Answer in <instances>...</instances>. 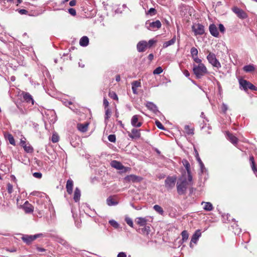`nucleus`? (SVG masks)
<instances>
[{
	"label": "nucleus",
	"instance_id": "nucleus-39",
	"mask_svg": "<svg viewBox=\"0 0 257 257\" xmlns=\"http://www.w3.org/2000/svg\"><path fill=\"white\" fill-rule=\"evenodd\" d=\"M105 119H108L111 115V110L109 108H105Z\"/></svg>",
	"mask_w": 257,
	"mask_h": 257
},
{
	"label": "nucleus",
	"instance_id": "nucleus-9",
	"mask_svg": "<svg viewBox=\"0 0 257 257\" xmlns=\"http://www.w3.org/2000/svg\"><path fill=\"white\" fill-rule=\"evenodd\" d=\"M40 235L41 234H36L34 235H25L22 237V239L26 243L30 244Z\"/></svg>",
	"mask_w": 257,
	"mask_h": 257
},
{
	"label": "nucleus",
	"instance_id": "nucleus-56",
	"mask_svg": "<svg viewBox=\"0 0 257 257\" xmlns=\"http://www.w3.org/2000/svg\"><path fill=\"white\" fill-rule=\"evenodd\" d=\"M155 12H156V10L154 8H151L148 12V14H150L151 15H153L155 14Z\"/></svg>",
	"mask_w": 257,
	"mask_h": 257
},
{
	"label": "nucleus",
	"instance_id": "nucleus-10",
	"mask_svg": "<svg viewBox=\"0 0 257 257\" xmlns=\"http://www.w3.org/2000/svg\"><path fill=\"white\" fill-rule=\"evenodd\" d=\"M151 218L150 217H137L135 219L136 223L140 226H144L147 225V222L149 221V219Z\"/></svg>",
	"mask_w": 257,
	"mask_h": 257
},
{
	"label": "nucleus",
	"instance_id": "nucleus-50",
	"mask_svg": "<svg viewBox=\"0 0 257 257\" xmlns=\"http://www.w3.org/2000/svg\"><path fill=\"white\" fill-rule=\"evenodd\" d=\"M156 42V40H154L153 39L150 40L148 43V47L150 48L152 47L155 43Z\"/></svg>",
	"mask_w": 257,
	"mask_h": 257
},
{
	"label": "nucleus",
	"instance_id": "nucleus-4",
	"mask_svg": "<svg viewBox=\"0 0 257 257\" xmlns=\"http://www.w3.org/2000/svg\"><path fill=\"white\" fill-rule=\"evenodd\" d=\"M146 26L148 30L151 31H156V30L161 28L162 24L159 20H157L152 22L148 21L146 23Z\"/></svg>",
	"mask_w": 257,
	"mask_h": 257
},
{
	"label": "nucleus",
	"instance_id": "nucleus-14",
	"mask_svg": "<svg viewBox=\"0 0 257 257\" xmlns=\"http://www.w3.org/2000/svg\"><path fill=\"white\" fill-rule=\"evenodd\" d=\"M182 163L187 170L188 177V180L189 181L191 182L192 180V177L191 175L190 164L187 160H183Z\"/></svg>",
	"mask_w": 257,
	"mask_h": 257
},
{
	"label": "nucleus",
	"instance_id": "nucleus-20",
	"mask_svg": "<svg viewBox=\"0 0 257 257\" xmlns=\"http://www.w3.org/2000/svg\"><path fill=\"white\" fill-rule=\"evenodd\" d=\"M239 82L240 86H241L243 88V89L245 90H247L249 86L251 83L249 82L244 79L239 80Z\"/></svg>",
	"mask_w": 257,
	"mask_h": 257
},
{
	"label": "nucleus",
	"instance_id": "nucleus-15",
	"mask_svg": "<svg viewBox=\"0 0 257 257\" xmlns=\"http://www.w3.org/2000/svg\"><path fill=\"white\" fill-rule=\"evenodd\" d=\"M128 136L133 139H139L141 136L140 130L135 128L132 129L131 133H128Z\"/></svg>",
	"mask_w": 257,
	"mask_h": 257
},
{
	"label": "nucleus",
	"instance_id": "nucleus-36",
	"mask_svg": "<svg viewBox=\"0 0 257 257\" xmlns=\"http://www.w3.org/2000/svg\"><path fill=\"white\" fill-rule=\"evenodd\" d=\"M184 129H185V132L188 134V135H192L194 134L193 133V129L192 128H190L189 127V125H186L185 126V127H184Z\"/></svg>",
	"mask_w": 257,
	"mask_h": 257
},
{
	"label": "nucleus",
	"instance_id": "nucleus-18",
	"mask_svg": "<svg viewBox=\"0 0 257 257\" xmlns=\"http://www.w3.org/2000/svg\"><path fill=\"white\" fill-rule=\"evenodd\" d=\"M209 30L210 34L214 37H218L219 33L216 26L214 24H211L209 26Z\"/></svg>",
	"mask_w": 257,
	"mask_h": 257
},
{
	"label": "nucleus",
	"instance_id": "nucleus-24",
	"mask_svg": "<svg viewBox=\"0 0 257 257\" xmlns=\"http://www.w3.org/2000/svg\"><path fill=\"white\" fill-rule=\"evenodd\" d=\"M81 196V192L80 190L78 188H76L74 191V197L73 199L75 202H78L80 200Z\"/></svg>",
	"mask_w": 257,
	"mask_h": 257
},
{
	"label": "nucleus",
	"instance_id": "nucleus-55",
	"mask_svg": "<svg viewBox=\"0 0 257 257\" xmlns=\"http://www.w3.org/2000/svg\"><path fill=\"white\" fill-rule=\"evenodd\" d=\"M219 29L220 31L222 33H223L225 32V28L224 26L221 24H220L219 25Z\"/></svg>",
	"mask_w": 257,
	"mask_h": 257
},
{
	"label": "nucleus",
	"instance_id": "nucleus-2",
	"mask_svg": "<svg viewBox=\"0 0 257 257\" xmlns=\"http://www.w3.org/2000/svg\"><path fill=\"white\" fill-rule=\"evenodd\" d=\"M193 72L197 79L201 78L202 76L208 73L207 68L204 64L200 65L194 64Z\"/></svg>",
	"mask_w": 257,
	"mask_h": 257
},
{
	"label": "nucleus",
	"instance_id": "nucleus-7",
	"mask_svg": "<svg viewBox=\"0 0 257 257\" xmlns=\"http://www.w3.org/2000/svg\"><path fill=\"white\" fill-rule=\"evenodd\" d=\"M110 165L112 167L117 170H123L124 172H126L130 170V168L124 167L120 162L116 160L112 161L110 163Z\"/></svg>",
	"mask_w": 257,
	"mask_h": 257
},
{
	"label": "nucleus",
	"instance_id": "nucleus-48",
	"mask_svg": "<svg viewBox=\"0 0 257 257\" xmlns=\"http://www.w3.org/2000/svg\"><path fill=\"white\" fill-rule=\"evenodd\" d=\"M7 190L9 194H11L13 191V186L10 183H8L7 185Z\"/></svg>",
	"mask_w": 257,
	"mask_h": 257
},
{
	"label": "nucleus",
	"instance_id": "nucleus-30",
	"mask_svg": "<svg viewBox=\"0 0 257 257\" xmlns=\"http://www.w3.org/2000/svg\"><path fill=\"white\" fill-rule=\"evenodd\" d=\"M204 203L205 205L203 207V209L206 211H211L213 209V206L210 202H202V204Z\"/></svg>",
	"mask_w": 257,
	"mask_h": 257
},
{
	"label": "nucleus",
	"instance_id": "nucleus-23",
	"mask_svg": "<svg viewBox=\"0 0 257 257\" xmlns=\"http://www.w3.org/2000/svg\"><path fill=\"white\" fill-rule=\"evenodd\" d=\"M89 39L87 36L82 37L80 41L79 44L83 47L87 46L88 45Z\"/></svg>",
	"mask_w": 257,
	"mask_h": 257
},
{
	"label": "nucleus",
	"instance_id": "nucleus-34",
	"mask_svg": "<svg viewBox=\"0 0 257 257\" xmlns=\"http://www.w3.org/2000/svg\"><path fill=\"white\" fill-rule=\"evenodd\" d=\"M124 220H125V221L126 222V223L130 226H131V227H134V223H133V220L132 219V218H131L128 216L126 215L125 216Z\"/></svg>",
	"mask_w": 257,
	"mask_h": 257
},
{
	"label": "nucleus",
	"instance_id": "nucleus-32",
	"mask_svg": "<svg viewBox=\"0 0 257 257\" xmlns=\"http://www.w3.org/2000/svg\"><path fill=\"white\" fill-rule=\"evenodd\" d=\"M154 209L159 213L161 215H163L164 214V210L163 208L159 205H155L153 207Z\"/></svg>",
	"mask_w": 257,
	"mask_h": 257
},
{
	"label": "nucleus",
	"instance_id": "nucleus-35",
	"mask_svg": "<svg viewBox=\"0 0 257 257\" xmlns=\"http://www.w3.org/2000/svg\"><path fill=\"white\" fill-rule=\"evenodd\" d=\"M182 240L183 242L186 241L189 237V234L186 230H183L181 233Z\"/></svg>",
	"mask_w": 257,
	"mask_h": 257
},
{
	"label": "nucleus",
	"instance_id": "nucleus-3",
	"mask_svg": "<svg viewBox=\"0 0 257 257\" xmlns=\"http://www.w3.org/2000/svg\"><path fill=\"white\" fill-rule=\"evenodd\" d=\"M207 59L209 62L213 67H215L218 69L221 68V65L218 60L216 59L214 54L209 53L207 56Z\"/></svg>",
	"mask_w": 257,
	"mask_h": 257
},
{
	"label": "nucleus",
	"instance_id": "nucleus-37",
	"mask_svg": "<svg viewBox=\"0 0 257 257\" xmlns=\"http://www.w3.org/2000/svg\"><path fill=\"white\" fill-rule=\"evenodd\" d=\"M109 223L113 227H114L115 229H117L119 227V225L118 224V223L114 220H110L109 221Z\"/></svg>",
	"mask_w": 257,
	"mask_h": 257
},
{
	"label": "nucleus",
	"instance_id": "nucleus-33",
	"mask_svg": "<svg viewBox=\"0 0 257 257\" xmlns=\"http://www.w3.org/2000/svg\"><path fill=\"white\" fill-rule=\"evenodd\" d=\"M106 202L107 205L109 206L115 205L117 204V202L115 201L111 197H109L107 199Z\"/></svg>",
	"mask_w": 257,
	"mask_h": 257
},
{
	"label": "nucleus",
	"instance_id": "nucleus-22",
	"mask_svg": "<svg viewBox=\"0 0 257 257\" xmlns=\"http://www.w3.org/2000/svg\"><path fill=\"white\" fill-rule=\"evenodd\" d=\"M132 90L134 94H137V88L141 86V82L138 81H135L132 82Z\"/></svg>",
	"mask_w": 257,
	"mask_h": 257
},
{
	"label": "nucleus",
	"instance_id": "nucleus-57",
	"mask_svg": "<svg viewBox=\"0 0 257 257\" xmlns=\"http://www.w3.org/2000/svg\"><path fill=\"white\" fill-rule=\"evenodd\" d=\"M117 257H126V255L125 253L123 252H120L118 253Z\"/></svg>",
	"mask_w": 257,
	"mask_h": 257
},
{
	"label": "nucleus",
	"instance_id": "nucleus-61",
	"mask_svg": "<svg viewBox=\"0 0 257 257\" xmlns=\"http://www.w3.org/2000/svg\"><path fill=\"white\" fill-rule=\"evenodd\" d=\"M183 74H184V75L187 77H189V76H190V73L189 72V71L187 70H185L184 71H183Z\"/></svg>",
	"mask_w": 257,
	"mask_h": 257
},
{
	"label": "nucleus",
	"instance_id": "nucleus-5",
	"mask_svg": "<svg viewBox=\"0 0 257 257\" xmlns=\"http://www.w3.org/2000/svg\"><path fill=\"white\" fill-rule=\"evenodd\" d=\"M176 180L177 177L175 176L167 177L165 181V187L168 190L172 189L174 187Z\"/></svg>",
	"mask_w": 257,
	"mask_h": 257
},
{
	"label": "nucleus",
	"instance_id": "nucleus-19",
	"mask_svg": "<svg viewBox=\"0 0 257 257\" xmlns=\"http://www.w3.org/2000/svg\"><path fill=\"white\" fill-rule=\"evenodd\" d=\"M146 106L149 110L152 111L155 113L158 112L157 106L153 102H148L146 103Z\"/></svg>",
	"mask_w": 257,
	"mask_h": 257
},
{
	"label": "nucleus",
	"instance_id": "nucleus-28",
	"mask_svg": "<svg viewBox=\"0 0 257 257\" xmlns=\"http://www.w3.org/2000/svg\"><path fill=\"white\" fill-rule=\"evenodd\" d=\"M142 233L146 236H148L150 233V227L149 226H144L141 229Z\"/></svg>",
	"mask_w": 257,
	"mask_h": 257
},
{
	"label": "nucleus",
	"instance_id": "nucleus-11",
	"mask_svg": "<svg viewBox=\"0 0 257 257\" xmlns=\"http://www.w3.org/2000/svg\"><path fill=\"white\" fill-rule=\"evenodd\" d=\"M233 12L240 19H245L247 17L246 14L241 9L234 7L232 9Z\"/></svg>",
	"mask_w": 257,
	"mask_h": 257
},
{
	"label": "nucleus",
	"instance_id": "nucleus-47",
	"mask_svg": "<svg viewBox=\"0 0 257 257\" xmlns=\"http://www.w3.org/2000/svg\"><path fill=\"white\" fill-rule=\"evenodd\" d=\"M155 123H156V125H157V126L161 129V130H165V127H164V126L162 125V124L159 121V120H156V122H155Z\"/></svg>",
	"mask_w": 257,
	"mask_h": 257
},
{
	"label": "nucleus",
	"instance_id": "nucleus-6",
	"mask_svg": "<svg viewBox=\"0 0 257 257\" xmlns=\"http://www.w3.org/2000/svg\"><path fill=\"white\" fill-rule=\"evenodd\" d=\"M192 29L195 36L202 35L204 32V27L199 23L194 24L192 26Z\"/></svg>",
	"mask_w": 257,
	"mask_h": 257
},
{
	"label": "nucleus",
	"instance_id": "nucleus-43",
	"mask_svg": "<svg viewBox=\"0 0 257 257\" xmlns=\"http://www.w3.org/2000/svg\"><path fill=\"white\" fill-rule=\"evenodd\" d=\"M109 96L111 98L114 100H118V97L116 94L114 92H110L109 93Z\"/></svg>",
	"mask_w": 257,
	"mask_h": 257
},
{
	"label": "nucleus",
	"instance_id": "nucleus-51",
	"mask_svg": "<svg viewBox=\"0 0 257 257\" xmlns=\"http://www.w3.org/2000/svg\"><path fill=\"white\" fill-rule=\"evenodd\" d=\"M33 176L36 178L40 179L42 178V174L40 172H35L33 173Z\"/></svg>",
	"mask_w": 257,
	"mask_h": 257
},
{
	"label": "nucleus",
	"instance_id": "nucleus-8",
	"mask_svg": "<svg viewBox=\"0 0 257 257\" xmlns=\"http://www.w3.org/2000/svg\"><path fill=\"white\" fill-rule=\"evenodd\" d=\"M124 180L127 182H140L142 180V178L135 175H130L126 176Z\"/></svg>",
	"mask_w": 257,
	"mask_h": 257
},
{
	"label": "nucleus",
	"instance_id": "nucleus-42",
	"mask_svg": "<svg viewBox=\"0 0 257 257\" xmlns=\"http://www.w3.org/2000/svg\"><path fill=\"white\" fill-rule=\"evenodd\" d=\"M8 140L11 144H12L13 145H15V141L14 137L12 136V135H9Z\"/></svg>",
	"mask_w": 257,
	"mask_h": 257
},
{
	"label": "nucleus",
	"instance_id": "nucleus-41",
	"mask_svg": "<svg viewBox=\"0 0 257 257\" xmlns=\"http://www.w3.org/2000/svg\"><path fill=\"white\" fill-rule=\"evenodd\" d=\"M24 149L28 153H31L33 151V149L31 146H27V145L24 146Z\"/></svg>",
	"mask_w": 257,
	"mask_h": 257
},
{
	"label": "nucleus",
	"instance_id": "nucleus-1",
	"mask_svg": "<svg viewBox=\"0 0 257 257\" xmlns=\"http://www.w3.org/2000/svg\"><path fill=\"white\" fill-rule=\"evenodd\" d=\"M189 182H190L189 181L188 179L187 180L184 175H182L179 179L176 185L177 192L179 194L183 195L185 193Z\"/></svg>",
	"mask_w": 257,
	"mask_h": 257
},
{
	"label": "nucleus",
	"instance_id": "nucleus-59",
	"mask_svg": "<svg viewBox=\"0 0 257 257\" xmlns=\"http://www.w3.org/2000/svg\"><path fill=\"white\" fill-rule=\"evenodd\" d=\"M248 89H249L250 90H256V88L255 86H254L252 84L250 83V85L249 86V87Z\"/></svg>",
	"mask_w": 257,
	"mask_h": 257
},
{
	"label": "nucleus",
	"instance_id": "nucleus-53",
	"mask_svg": "<svg viewBox=\"0 0 257 257\" xmlns=\"http://www.w3.org/2000/svg\"><path fill=\"white\" fill-rule=\"evenodd\" d=\"M103 105L104 106V108H108L109 102L106 98L103 99Z\"/></svg>",
	"mask_w": 257,
	"mask_h": 257
},
{
	"label": "nucleus",
	"instance_id": "nucleus-40",
	"mask_svg": "<svg viewBox=\"0 0 257 257\" xmlns=\"http://www.w3.org/2000/svg\"><path fill=\"white\" fill-rule=\"evenodd\" d=\"M163 72V69L161 67H158L156 68L154 71V74H160Z\"/></svg>",
	"mask_w": 257,
	"mask_h": 257
},
{
	"label": "nucleus",
	"instance_id": "nucleus-38",
	"mask_svg": "<svg viewBox=\"0 0 257 257\" xmlns=\"http://www.w3.org/2000/svg\"><path fill=\"white\" fill-rule=\"evenodd\" d=\"M190 53H191L192 57H194L198 56V51L196 48L192 47L191 49Z\"/></svg>",
	"mask_w": 257,
	"mask_h": 257
},
{
	"label": "nucleus",
	"instance_id": "nucleus-46",
	"mask_svg": "<svg viewBox=\"0 0 257 257\" xmlns=\"http://www.w3.org/2000/svg\"><path fill=\"white\" fill-rule=\"evenodd\" d=\"M228 109V106H227V105L225 103H223L222 104V105H221V110H222V111L224 113H225L226 111Z\"/></svg>",
	"mask_w": 257,
	"mask_h": 257
},
{
	"label": "nucleus",
	"instance_id": "nucleus-17",
	"mask_svg": "<svg viewBox=\"0 0 257 257\" xmlns=\"http://www.w3.org/2000/svg\"><path fill=\"white\" fill-rule=\"evenodd\" d=\"M23 208L27 213H32L34 211L33 206L28 201H26L23 206Z\"/></svg>",
	"mask_w": 257,
	"mask_h": 257
},
{
	"label": "nucleus",
	"instance_id": "nucleus-62",
	"mask_svg": "<svg viewBox=\"0 0 257 257\" xmlns=\"http://www.w3.org/2000/svg\"><path fill=\"white\" fill-rule=\"evenodd\" d=\"M76 4V2L75 0H72L70 2L69 5L71 6H74Z\"/></svg>",
	"mask_w": 257,
	"mask_h": 257
},
{
	"label": "nucleus",
	"instance_id": "nucleus-26",
	"mask_svg": "<svg viewBox=\"0 0 257 257\" xmlns=\"http://www.w3.org/2000/svg\"><path fill=\"white\" fill-rule=\"evenodd\" d=\"M176 42V37L174 36L171 40L165 42L163 43V48H167L169 46L173 45Z\"/></svg>",
	"mask_w": 257,
	"mask_h": 257
},
{
	"label": "nucleus",
	"instance_id": "nucleus-27",
	"mask_svg": "<svg viewBox=\"0 0 257 257\" xmlns=\"http://www.w3.org/2000/svg\"><path fill=\"white\" fill-rule=\"evenodd\" d=\"M88 123L78 124L77 128L81 132H85L87 130Z\"/></svg>",
	"mask_w": 257,
	"mask_h": 257
},
{
	"label": "nucleus",
	"instance_id": "nucleus-31",
	"mask_svg": "<svg viewBox=\"0 0 257 257\" xmlns=\"http://www.w3.org/2000/svg\"><path fill=\"white\" fill-rule=\"evenodd\" d=\"M24 98L27 102H29L31 101L32 103L34 104V100L32 97L29 93L26 92L24 94Z\"/></svg>",
	"mask_w": 257,
	"mask_h": 257
},
{
	"label": "nucleus",
	"instance_id": "nucleus-64",
	"mask_svg": "<svg viewBox=\"0 0 257 257\" xmlns=\"http://www.w3.org/2000/svg\"><path fill=\"white\" fill-rule=\"evenodd\" d=\"M37 249L38 251H41V252L44 251L45 250V249L44 248H41V247H37Z\"/></svg>",
	"mask_w": 257,
	"mask_h": 257
},
{
	"label": "nucleus",
	"instance_id": "nucleus-45",
	"mask_svg": "<svg viewBox=\"0 0 257 257\" xmlns=\"http://www.w3.org/2000/svg\"><path fill=\"white\" fill-rule=\"evenodd\" d=\"M51 140L53 143H57L59 141V137L58 135L53 134L52 136Z\"/></svg>",
	"mask_w": 257,
	"mask_h": 257
},
{
	"label": "nucleus",
	"instance_id": "nucleus-58",
	"mask_svg": "<svg viewBox=\"0 0 257 257\" xmlns=\"http://www.w3.org/2000/svg\"><path fill=\"white\" fill-rule=\"evenodd\" d=\"M196 157L197 160L198 162L199 163V165L201 164V163H202V161L201 160L200 158L199 157L198 153L197 152H196Z\"/></svg>",
	"mask_w": 257,
	"mask_h": 257
},
{
	"label": "nucleus",
	"instance_id": "nucleus-63",
	"mask_svg": "<svg viewBox=\"0 0 257 257\" xmlns=\"http://www.w3.org/2000/svg\"><path fill=\"white\" fill-rule=\"evenodd\" d=\"M19 12L21 14H26L27 13V11L26 10L22 9V10H20Z\"/></svg>",
	"mask_w": 257,
	"mask_h": 257
},
{
	"label": "nucleus",
	"instance_id": "nucleus-12",
	"mask_svg": "<svg viewBox=\"0 0 257 257\" xmlns=\"http://www.w3.org/2000/svg\"><path fill=\"white\" fill-rule=\"evenodd\" d=\"M148 47V43L146 41H141L139 42L137 45V50L139 52H144Z\"/></svg>",
	"mask_w": 257,
	"mask_h": 257
},
{
	"label": "nucleus",
	"instance_id": "nucleus-49",
	"mask_svg": "<svg viewBox=\"0 0 257 257\" xmlns=\"http://www.w3.org/2000/svg\"><path fill=\"white\" fill-rule=\"evenodd\" d=\"M192 58L196 63L198 64V65L202 64V60L198 57V56Z\"/></svg>",
	"mask_w": 257,
	"mask_h": 257
},
{
	"label": "nucleus",
	"instance_id": "nucleus-21",
	"mask_svg": "<svg viewBox=\"0 0 257 257\" xmlns=\"http://www.w3.org/2000/svg\"><path fill=\"white\" fill-rule=\"evenodd\" d=\"M73 186V181L71 179L68 180L66 184V189L68 194H71L72 193Z\"/></svg>",
	"mask_w": 257,
	"mask_h": 257
},
{
	"label": "nucleus",
	"instance_id": "nucleus-29",
	"mask_svg": "<svg viewBox=\"0 0 257 257\" xmlns=\"http://www.w3.org/2000/svg\"><path fill=\"white\" fill-rule=\"evenodd\" d=\"M243 70L246 72H250L254 70V67L253 65H247L243 67Z\"/></svg>",
	"mask_w": 257,
	"mask_h": 257
},
{
	"label": "nucleus",
	"instance_id": "nucleus-54",
	"mask_svg": "<svg viewBox=\"0 0 257 257\" xmlns=\"http://www.w3.org/2000/svg\"><path fill=\"white\" fill-rule=\"evenodd\" d=\"M69 13L72 16H75L76 12L75 9L71 8L69 9Z\"/></svg>",
	"mask_w": 257,
	"mask_h": 257
},
{
	"label": "nucleus",
	"instance_id": "nucleus-60",
	"mask_svg": "<svg viewBox=\"0 0 257 257\" xmlns=\"http://www.w3.org/2000/svg\"><path fill=\"white\" fill-rule=\"evenodd\" d=\"M199 166H200V168L201 170V172L203 173L204 171V170H206L203 163H201V164H200Z\"/></svg>",
	"mask_w": 257,
	"mask_h": 257
},
{
	"label": "nucleus",
	"instance_id": "nucleus-52",
	"mask_svg": "<svg viewBox=\"0 0 257 257\" xmlns=\"http://www.w3.org/2000/svg\"><path fill=\"white\" fill-rule=\"evenodd\" d=\"M251 168H252V170L253 171V172L254 173L257 172V170H256V169L255 168V163H254V161H252V164H251Z\"/></svg>",
	"mask_w": 257,
	"mask_h": 257
},
{
	"label": "nucleus",
	"instance_id": "nucleus-44",
	"mask_svg": "<svg viewBox=\"0 0 257 257\" xmlns=\"http://www.w3.org/2000/svg\"><path fill=\"white\" fill-rule=\"evenodd\" d=\"M108 139L110 142L114 143L116 141L115 136L114 135H110L108 137Z\"/></svg>",
	"mask_w": 257,
	"mask_h": 257
},
{
	"label": "nucleus",
	"instance_id": "nucleus-25",
	"mask_svg": "<svg viewBox=\"0 0 257 257\" xmlns=\"http://www.w3.org/2000/svg\"><path fill=\"white\" fill-rule=\"evenodd\" d=\"M227 139L233 144H236L237 143L238 139L237 138L230 134L229 133H227Z\"/></svg>",
	"mask_w": 257,
	"mask_h": 257
},
{
	"label": "nucleus",
	"instance_id": "nucleus-16",
	"mask_svg": "<svg viewBox=\"0 0 257 257\" xmlns=\"http://www.w3.org/2000/svg\"><path fill=\"white\" fill-rule=\"evenodd\" d=\"M139 118V115H134L131 119V124L134 127H140L142 123L141 122L138 121Z\"/></svg>",
	"mask_w": 257,
	"mask_h": 257
},
{
	"label": "nucleus",
	"instance_id": "nucleus-13",
	"mask_svg": "<svg viewBox=\"0 0 257 257\" xmlns=\"http://www.w3.org/2000/svg\"><path fill=\"white\" fill-rule=\"evenodd\" d=\"M201 233L200 229L197 230L195 233L193 234L190 243V246L191 247V244L194 243L196 244L199 239V238L201 236Z\"/></svg>",
	"mask_w": 257,
	"mask_h": 257
}]
</instances>
